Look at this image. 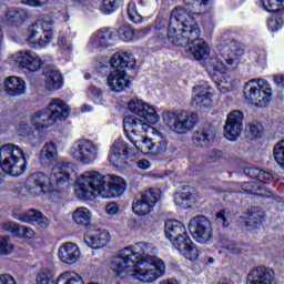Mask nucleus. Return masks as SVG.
<instances>
[{
	"mask_svg": "<svg viewBox=\"0 0 284 284\" xmlns=\"http://www.w3.org/2000/svg\"><path fill=\"white\" fill-rule=\"evenodd\" d=\"M226 250H229V252H231L232 254H241V246H239L237 244H230Z\"/></svg>",
	"mask_w": 284,
	"mask_h": 284,
	"instance_id": "obj_63",
	"label": "nucleus"
},
{
	"mask_svg": "<svg viewBox=\"0 0 284 284\" xmlns=\"http://www.w3.org/2000/svg\"><path fill=\"white\" fill-rule=\"evenodd\" d=\"M30 14L26 9L9 8L4 11V21L10 26H21L23 21H28Z\"/></svg>",
	"mask_w": 284,
	"mask_h": 284,
	"instance_id": "obj_32",
	"label": "nucleus"
},
{
	"mask_svg": "<svg viewBox=\"0 0 284 284\" xmlns=\"http://www.w3.org/2000/svg\"><path fill=\"white\" fill-rule=\"evenodd\" d=\"M163 121L172 132L187 134L199 123V115L190 111H165Z\"/></svg>",
	"mask_w": 284,
	"mask_h": 284,
	"instance_id": "obj_9",
	"label": "nucleus"
},
{
	"mask_svg": "<svg viewBox=\"0 0 284 284\" xmlns=\"http://www.w3.org/2000/svg\"><path fill=\"white\" fill-rule=\"evenodd\" d=\"M26 190L31 196H41L52 190V182L45 173H33L26 181Z\"/></svg>",
	"mask_w": 284,
	"mask_h": 284,
	"instance_id": "obj_18",
	"label": "nucleus"
},
{
	"mask_svg": "<svg viewBox=\"0 0 284 284\" xmlns=\"http://www.w3.org/2000/svg\"><path fill=\"white\" fill-rule=\"evenodd\" d=\"M265 221V217L260 213H248L246 216L245 227L247 230H254L257 225H261Z\"/></svg>",
	"mask_w": 284,
	"mask_h": 284,
	"instance_id": "obj_50",
	"label": "nucleus"
},
{
	"mask_svg": "<svg viewBox=\"0 0 284 284\" xmlns=\"http://www.w3.org/2000/svg\"><path fill=\"white\" fill-rule=\"evenodd\" d=\"M186 52L195 59V61H204L210 57V45L205 40L201 39V28L194 27L190 30V40L186 43Z\"/></svg>",
	"mask_w": 284,
	"mask_h": 284,
	"instance_id": "obj_13",
	"label": "nucleus"
},
{
	"mask_svg": "<svg viewBox=\"0 0 284 284\" xmlns=\"http://www.w3.org/2000/svg\"><path fill=\"white\" fill-rule=\"evenodd\" d=\"M276 274L266 266H256L248 271L246 284H273Z\"/></svg>",
	"mask_w": 284,
	"mask_h": 284,
	"instance_id": "obj_23",
	"label": "nucleus"
},
{
	"mask_svg": "<svg viewBox=\"0 0 284 284\" xmlns=\"http://www.w3.org/2000/svg\"><path fill=\"white\" fill-rule=\"evenodd\" d=\"M263 124L261 122H251L245 126V139L246 141H254L261 139L264 132Z\"/></svg>",
	"mask_w": 284,
	"mask_h": 284,
	"instance_id": "obj_40",
	"label": "nucleus"
},
{
	"mask_svg": "<svg viewBox=\"0 0 284 284\" xmlns=\"http://www.w3.org/2000/svg\"><path fill=\"white\" fill-rule=\"evenodd\" d=\"M168 39L171 41V43H173V45H176L178 48L187 45V43H190V29L184 28L183 31V27H175V32L171 34L169 24Z\"/></svg>",
	"mask_w": 284,
	"mask_h": 284,
	"instance_id": "obj_35",
	"label": "nucleus"
},
{
	"mask_svg": "<svg viewBox=\"0 0 284 284\" xmlns=\"http://www.w3.org/2000/svg\"><path fill=\"white\" fill-rule=\"evenodd\" d=\"M273 156L276 161V163L284 168V140L278 141L273 150Z\"/></svg>",
	"mask_w": 284,
	"mask_h": 284,
	"instance_id": "obj_52",
	"label": "nucleus"
},
{
	"mask_svg": "<svg viewBox=\"0 0 284 284\" xmlns=\"http://www.w3.org/2000/svg\"><path fill=\"white\" fill-rule=\"evenodd\" d=\"M128 110L135 115H126L123 119L126 138L130 136V131H128V123H130V121H140L142 125H156L161 119L156 109L141 99L135 98L130 100L128 102Z\"/></svg>",
	"mask_w": 284,
	"mask_h": 284,
	"instance_id": "obj_7",
	"label": "nucleus"
},
{
	"mask_svg": "<svg viewBox=\"0 0 284 284\" xmlns=\"http://www.w3.org/2000/svg\"><path fill=\"white\" fill-rule=\"evenodd\" d=\"M105 212L109 216H115V214H119V204L116 202H110L105 206Z\"/></svg>",
	"mask_w": 284,
	"mask_h": 284,
	"instance_id": "obj_57",
	"label": "nucleus"
},
{
	"mask_svg": "<svg viewBox=\"0 0 284 284\" xmlns=\"http://www.w3.org/2000/svg\"><path fill=\"white\" fill-rule=\"evenodd\" d=\"M161 199V191L159 189H151L135 199L132 204L133 213L136 216H145L154 210L156 201Z\"/></svg>",
	"mask_w": 284,
	"mask_h": 284,
	"instance_id": "obj_15",
	"label": "nucleus"
},
{
	"mask_svg": "<svg viewBox=\"0 0 284 284\" xmlns=\"http://www.w3.org/2000/svg\"><path fill=\"white\" fill-rule=\"evenodd\" d=\"M159 250L154 244L148 242H139L133 246L122 248L118 256L111 262V270L116 276L130 274L140 283H156L159 278L165 276V261L156 255Z\"/></svg>",
	"mask_w": 284,
	"mask_h": 284,
	"instance_id": "obj_1",
	"label": "nucleus"
},
{
	"mask_svg": "<svg viewBox=\"0 0 284 284\" xmlns=\"http://www.w3.org/2000/svg\"><path fill=\"white\" fill-rule=\"evenodd\" d=\"M28 159L23 149L17 144H4L0 148V168L9 176H21L26 172Z\"/></svg>",
	"mask_w": 284,
	"mask_h": 284,
	"instance_id": "obj_6",
	"label": "nucleus"
},
{
	"mask_svg": "<svg viewBox=\"0 0 284 284\" xmlns=\"http://www.w3.org/2000/svg\"><path fill=\"white\" fill-rule=\"evenodd\" d=\"M84 242L93 250H101V247L110 245V233L105 230L92 231L84 235Z\"/></svg>",
	"mask_w": 284,
	"mask_h": 284,
	"instance_id": "obj_27",
	"label": "nucleus"
},
{
	"mask_svg": "<svg viewBox=\"0 0 284 284\" xmlns=\"http://www.w3.org/2000/svg\"><path fill=\"white\" fill-rule=\"evenodd\" d=\"M242 193L244 194H255L256 196H270L265 189L258 186L254 183H244L242 185Z\"/></svg>",
	"mask_w": 284,
	"mask_h": 284,
	"instance_id": "obj_45",
	"label": "nucleus"
},
{
	"mask_svg": "<svg viewBox=\"0 0 284 284\" xmlns=\"http://www.w3.org/2000/svg\"><path fill=\"white\" fill-rule=\"evenodd\" d=\"M217 89L220 90V92H222V94L232 92V90H234V83L232 82V78L227 75H222L217 81Z\"/></svg>",
	"mask_w": 284,
	"mask_h": 284,
	"instance_id": "obj_51",
	"label": "nucleus"
},
{
	"mask_svg": "<svg viewBox=\"0 0 284 284\" xmlns=\"http://www.w3.org/2000/svg\"><path fill=\"white\" fill-rule=\"evenodd\" d=\"M164 232L166 239L187 261H196L199 258V248L192 243V239L187 235V229L178 220H168L165 222Z\"/></svg>",
	"mask_w": 284,
	"mask_h": 284,
	"instance_id": "obj_5",
	"label": "nucleus"
},
{
	"mask_svg": "<svg viewBox=\"0 0 284 284\" xmlns=\"http://www.w3.org/2000/svg\"><path fill=\"white\" fill-rule=\"evenodd\" d=\"M267 12H281L284 10V0H261Z\"/></svg>",
	"mask_w": 284,
	"mask_h": 284,
	"instance_id": "obj_47",
	"label": "nucleus"
},
{
	"mask_svg": "<svg viewBox=\"0 0 284 284\" xmlns=\"http://www.w3.org/2000/svg\"><path fill=\"white\" fill-rule=\"evenodd\" d=\"M44 83L48 90H59L63 85V77L57 70H49L44 73Z\"/></svg>",
	"mask_w": 284,
	"mask_h": 284,
	"instance_id": "obj_38",
	"label": "nucleus"
},
{
	"mask_svg": "<svg viewBox=\"0 0 284 284\" xmlns=\"http://www.w3.org/2000/svg\"><path fill=\"white\" fill-rule=\"evenodd\" d=\"M110 63L111 67L115 68L116 70H119V68L122 70H125V68L129 70H134L136 65V59H134V55H132L130 52L120 51L111 57Z\"/></svg>",
	"mask_w": 284,
	"mask_h": 284,
	"instance_id": "obj_29",
	"label": "nucleus"
},
{
	"mask_svg": "<svg viewBox=\"0 0 284 284\" xmlns=\"http://www.w3.org/2000/svg\"><path fill=\"white\" fill-rule=\"evenodd\" d=\"M118 37L120 41L130 43V41H134V39H136V30L129 24H124L118 29Z\"/></svg>",
	"mask_w": 284,
	"mask_h": 284,
	"instance_id": "obj_44",
	"label": "nucleus"
},
{
	"mask_svg": "<svg viewBox=\"0 0 284 284\" xmlns=\"http://www.w3.org/2000/svg\"><path fill=\"white\" fill-rule=\"evenodd\" d=\"M72 219L77 225H82L83 227H88L90 223H92V211L85 206H80L75 209L72 213Z\"/></svg>",
	"mask_w": 284,
	"mask_h": 284,
	"instance_id": "obj_36",
	"label": "nucleus"
},
{
	"mask_svg": "<svg viewBox=\"0 0 284 284\" xmlns=\"http://www.w3.org/2000/svg\"><path fill=\"white\" fill-rule=\"evenodd\" d=\"M11 61L21 70H28L29 72H37V70H41V65H43L41 57L31 50L13 53L11 55Z\"/></svg>",
	"mask_w": 284,
	"mask_h": 284,
	"instance_id": "obj_16",
	"label": "nucleus"
},
{
	"mask_svg": "<svg viewBox=\"0 0 284 284\" xmlns=\"http://www.w3.org/2000/svg\"><path fill=\"white\" fill-rule=\"evenodd\" d=\"M128 14L131 21L133 23H143V16L139 14V11L136 10V3L130 2L128 6Z\"/></svg>",
	"mask_w": 284,
	"mask_h": 284,
	"instance_id": "obj_54",
	"label": "nucleus"
},
{
	"mask_svg": "<svg viewBox=\"0 0 284 284\" xmlns=\"http://www.w3.org/2000/svg\"><path fill=\"white\" fill-rule=\"evenodd\" d=\"M273 81L275 84H277L280 88H284V75H274Z\"/></svg>",
	"mask_w": 284,
	"mask_h": 284,
	"instance_id": "obj_64",
	"label": "nucleus"
},
{
	"mask_svg": "<svg viewBox=\"0 0 284 284\" xmlns=\"http://www.w3.org/2000/svg\"><path fill=\"white\" fill-rule=\"evenodd\" d=\"M74 172V164L72 162L60 161L51 171L49 181L52 187L54 185H63L70 181V175Z\"/></svg>",
	"mask_w": 284,
	"mask_h": 284,
	"instance_id": "obj_21",
	"label": "nucleus"
},
{
	"mask_svg": "<svg viewBox=\"0 0 284 284\" xmlns=\"http://www.w3.org/2000/svg\"><path fill=\"white\" fill-rule=\"evenodd\" d=\"M216 133L213 131L212 126H206L200 129L193 133V143L200 145L201 148H207L211 141H214Z\"/></svg>",
	"mask_w": 284,
	"mask_h": 284,
	"instance_id": "obj_34",
	"label": "nucleus"
},
{
	"mask_svg": "<svg viewBox=\"0 0 284 284\" xmlns=\"http://www.w3.org/2000/svg\"><path fill=\"white\" fill-rule=\"evenodd\" d=\"M59 152L54 142H47L40 152V162L42 165H50L52 161L57 160Z\"/></svg>",
	"mask_w": 284,
	"mask_h": 284,
	"instance_id": "obj_37",
	"label": "nucleus"
},
{
	"mask_svg": "<svg viewBox=\"0 0 284 284\" xmlns=\"http://www.w3.org/2000/svg\"><path fill=\"white\" fill-rule=\"evenodd\" d=\"M58 45L62 50H70V48H72V42L70 40H68L65 34H60L58 37Z\"/></svg>",
	"mask_w": 284,
	"mask_h": 284,
	"instance_id": "obj_56",
	"label": "nucleus"
},
{
	"mask_svg": "<svg viewBox=\"0 0 284 284\" xmlns=\"http://www.w3.org/2000/svg\"><path fill=\"white\" fill-rule=\"evenodd\" d=\"M244 95L256 108H265L272 101V85L264 79L250 80L245 83Z\"/></svg>",
	"mask_w": 284,
	"mask_h": 284,
	"instance_id": "obj_10",
	"label": "nucleus"
},
{
	"mask_svg": "<svg viewBox=\"0 0 284 284\" xmlns=\"http://www.w3.org/2000/svg\"><path fill=\"white\" fill-rule=\"evenodd\" d=\"M244 174L246 176H250V179H256L257 181H261V183H271L272 181V174L261 171L260 169H256L254 166H246L244 169Z\"/></svg>",
	"mask_w": 284,
	"mask_h": 284,
	"instance_id": "obj_39",
	"label": "nucleus"
},
{
	"mask_svg": "<svg viewBox=\"0 0 284 284\" xmlns=\"http://www.w3.org/2000/svg\"><path fill=\"white\" fill-rule=\"evenodd\" d=\"M2 232H9L18 239H34V231L28 226H21L16 222H4L0 224Z\"/></svg>",
	"mask_w": 284,
	"mask_h": 284,
	"instance_id": "obj_30",
	"label": "nucleus"
},
{
	"mask_svg": "<svg viewBox=\"0 0 284 284\" xmlns=\"http://www.w3.org/2000/svg\"><path fill=\"white\" fill-rule=\"evenodd\" d=\"M0 284H17V282L11 275L4 274L0 276Z\"/></svg>",
	"mask_w": 284,
	"mask_h": 284,
	"instance_id": "obj_60",
	"label": "nucleus"
},
{
	"mask_svg": "<svg viewBox=\"0 0 284 284\" xmlns=\"http://www.w3.org/2000/svg\"><path fill=\"white\" fill-rule=\"evenodd\" d=\"M116 41V33L112 29H103L95 31L90 39L91 48H110Z\"/></svg>",
	"mask_w": 284,
	"mask_h": 284,
	"instance_id": "obj_26",
	"label": "nucleus"
},
{
	"mask_svg": "<svg viewBox=\"0 0 284 284\" xmlns=\"http://www.w3.org/2000/svg\"><path fill=\"white\" fill-rule=\"evenodd\" d=\"M58 258L65 265H74L81 261V248L77 243L67 242L59 247Z\"/></svg>",
	"mask_w": 284,
	"mask_h": 284,
	"instance_id": "obj_24",
	"label": "nucleus"
},
{
	"mask_svg": "<svg viewBox=\"0 0 284 284\" xmlns=\"http://www.w3.org/2000/svg\"><path fill=\"white\" fill-rule=\"evenodd\" d=\"M216 221L217 223H222L223 227H227V219L225 217V211H221L216 214Z\"/></svg>",
	"mask_w": 284,
	"mask_h": 284,
	"instance_id": "obj_61",
	"label": "nucleus"
},
{
	"mask_svg": "<svg viewBox=\"0 0 284 284\" xmlns=\"http://www.w3.org/2000/svg\"><path fill=\"white\" fill-rule=\"evenodd\" d=\"M31 125L38 131V132H43V130H48L51 125H54L51 118L50 113H48L47 110H42L39 112H36L34 114L31 115Z\"/></svg>",
	"mask_w": 284,
	"mask_h": 284,
	"instance_id": "obj_33",
	"label": "nucleus"
},
{
	"mask_svg": "<svg viewBox=\"0 0 284 284\" xmlns=\"http://www.w3.org/2000/svg\"><path fill=\"white\" fill-rule=\"evenodd\" d=\"M38 284H57L54 282V273L48 268H41L36 277Z\"/></svg>",
	"mask_w": 284,
	"mask_h": 284,
	"instance_id": "obj_46",
	"label": "nucleus"
},
{
	"mask_svg": "<svg viewBox=\"0 0 284 284\" xmlns=\"http://www.w3.org/2000/svg\"><path fill=\"white\" fill-rule=\"evenodd\" d=\"M174 202L175 205H179L180 207H190L192 203H196V193H175Z\"/></svg>",
	"mask_w": 284,
	"mask_h": 284,
	"instance_id": "obj_42",
	"label": "nucleus"
},
{
	"mask_svg": "<svg viewBox=\"0 0 284 284\" xmlns=\"http://www.w3.org/2000/svg\"><path fill=\"white\" fill-rule=\"evenodd\" d=\"M45 111L53 124L65 121L68 119V114H70L68 104H65V102H63L61 99L51 100Z\"/></svg>",
	"mask_w": 284,
	"mask_h": 284,
	"instance_id": "obj_25",
	"label": "nucleus"
},
{
	"mask_svg": "<svg viewBox=\"0 0 284 284\" xmlns=\"http://www.w3.org/2000/svg\"><path fill=\"white\" fill-rule=\"evenodd\" d=\"M55 284H83V277L75 272H64L58 276Z\"/></svg>",
	"mask_w": 284,
	"mask_h": 284,
	"instance_id": "obj_43",
	"label": "nucleus"
},
{
	"mask_svg": "<svg viewBox=\"0 0 284 284\" xmlns=\"http://www.w3.org/2000/svg\"><path fill=\"white\" fill-rule=\"evenodd\" d=\"M18 134L19 136L27 139V141H29V143L32 145L39 143V138H37V134H34V129H32L28 122H22L19 124Z\"/></svg>",
	"mask_w": 284,
	"mask_h": 284,
	"instance_id": "obj_41",
	"label": "nucleus"
},
{
	"mask_svg": "<svg viewBox=\"0 0 284 284\" xmlns=\"http://www.w3.org/2000/svg\"><path fill=\"white\" fill-rule=\"evenodd\" d=\"M245 115L241 110L231 111L224 124V136L227 141H239L243 133V120Z\"/></svg>",
	"mask_w": 284,
	"mask_h": 284,
	"instance_id": "obj_17",
	"label": "nucleus"
},
{
	"mask_svg": "<svg viewBox=\"0 0 284 284\" xmlns=\"http://www.w3.org/2000/svg\"><path fill=\"white\" fill-rule=\"evenodd\" d=\"M74 192L78 199H119L125 192V180L114 174L88 171L77 179Z\"/></svg>",
	"mask_w": 284,
	"mask_h": 284,
	"instance_id": "obj_2",
	"label": "nucleus"
},
{
	"mask_svg": "<svg viewBox=\"0 0 284 284\" xmlns=\"http://www.w3.org/2000/svg\"><path fill=\"white\" fill-rule=\"evenodd\" d=\"M120 6H123V0H103V12L104 14L116 12Z\"/></svg>",
	"mask_w": 284,
	"mask_h": 284,
	"instance_id": "obj_53",
	"label": "nucleus"
},
{
	"mask_svg": "<svg viewBox=\"0 0 284 284\" xmlns=\"http://www.w3.org/2000/svg\"><path fill=\"white\" fill-rule=\"evenodd\" d=\"M50 0H22V3L26 6H31V8H41V6H45Z\"/></svg>",
	"mask_w": 284,
	"mask_h": 284,
	"instance_id": "obj_58",
	"label": "nucleus"
},
{
	"mask_svg": "<svg viewBox=\"0 0 284 284\" xmlns=\"http://www.w3.org/2000/svg\"><path fill=\"white\" fill-rule=\"evenodd\" d=\"M130 151L128 148V142L121 139H118L111 145L109 152V161L115 168H125L128 165V156Z\"/></svg>",
	"mask_w": 284,
	"mask_h": 284,
	"instance_id": "obj_19",
	"label": "nucleus"
},
{
	"mask_svg": "<svg viewBox=\"0 0 284 284\" xmlns=\"http://www.w3.org/2000/svg\"><path fill=\"white\" fill-rule=\"evenodd\" d=\"M101 152V144L94 143L90 140H79L73 143L70 150L72 159L79 161L83 165H90L99 159Z\"/></svg>",
	"mask_w": 284,
	"mask_h": 284,
	"instance_id": "obj_11",
	"label": "nucleus"
},
{
	"mask_svg": "<svg viewBox=\"0 0 284 284\" xmlns=\"http://www.w3.org/2000/svg\"><path fill=\"white\" fill-rule=\"evenodd\" d=\"M14 219L21 221V223H37L40 227H48L50 225V220L37 209L16 214Z\"/></svg>",
	"mask_w": 284,
	"mask_h": 284,
	"instance_id": "obj_28",
	"label": "nucleus"
},
{
	"mask_svg": "<svg viewBox=\"0 0 284 284\" xmlns=\"http://www.w3.org/2000/svg\"><path fill=\"white\" fill-rule=\"evenodd\" d=\"M210 10H212V0H185V7H176L171 11L169 23L171 34H174L179 27L182 28V32H185V28L186 30L199 28L195 17Z\"/></svg>",
	"mask_w": 284,
	"mask_h": 284,
	"instance_id": "obj_4",
	"label": "nucleus"
},
{
	"mask_svg": "<svg viewBox=\"0 0 284 284\" xmlns=\"http://www.w3.org/2000/svg\"><path fill=\"white\" fill-rule=\"evenodd\" d=\"M87 97L92 99L97 105H101L103 103V90H101V88L90 85L87 89Z\"/></svg>",
	"mask_w": 284,
	"mask_h": 284,
	"instance_id": "obj_48",
	"label": "nucleus"
},
{
	"mask_svg": "<svg viewBox=\"0 0 284 284\" xmlns=\"http://www.w3.org/2000/svg\"><path fill=\"white\" fill-rule=\"evenodd\" d=\"M151 30H152V27L148 26V27H144V28L135 31V39H141V38L145 37V34H148Z\"/></svg>",
	"mask_w": 284,
	"mask_h": 284,
	"instance_id": "obj_59",
	"label": "nucleus"
},
{
	"mask_svg": "<svg viewBox=\"0 0 284 284\" xmlns=\"http://www.w3.org/2000/svg\"><path fill=\"white\" fill-rule=\"evenodd\" d=\"M267 26L272 32H275V30H281V28L284 26V18L283 17L271 18L268 19Z\"/></svg>",
	"mask_w": 284,
	"mask_h": 284,
	"instance_id": "obj_55",
	"label": "nucleus"
},
{
	"mask_svg": "<svg viewBox=\"0 0 284 284\" xmlns=\"http://www.w3.org/2000/svg\"><path fill=\"white\" fill-rule=\"evenodd\" d=\"M189 231L197 243L205 245L212 241V222L203 215L191 219Z\"/></svg>",
	"mask_w": 284,
	"mask_h": 284,
	"instance_id": "obj_14",
	"label": "nucleus"
},
{
	"mask_svg": "<svg viewBox=\"0 0 284 284\" xmlns=\"http://www.w3.org/2000/svg\"><path fill=\"white\" fill-rule=\"evenodd\" d=\"M240 57H243V49H241L236 41L231 40L230 43L223 48L220 58L210 59L207 70H215L221 74H225V72L234 70V68L239 65Z\"/></svg>",
	"mask_w": 284,
	"mask_h": 284,
	"instance_id": "obj_8",
	"label": "nucleus"
},
{
	"mask_svg": "<svg viewBox=\"0 0 284 284\" xmlns=\"http://www.w3.org/2000/svg\"><path fill=\"white\" fill-rule=\"evenodd\" d=\"M14 252V244L9 236H0V256H10Z\"/></svg>",
	"mask_w": 284,
	"mask_h": 284,
	"instance_id": "obj_49",
	"label": "nucleus"
},
{
	"mask_svg": "<svg viewBox=\"0 0 284 284\" xmlns=\"http://www.w3.org/2000/svg\"><path fill=\"white\" fill-rule=\"evenodd\" d=\"M192 105L194 108H212L214 105V89L209 84H201L193 89Z\"/></svg>",
	"mask_w": 284,
	"mask_h": 284,
	"instance_id": "obj_22",
	"label": "nucleus"
},
{
	"mask_svg": "<svg viewBox=\"0 0 284 284\" xmlns=\"http://www.w3.org/2000/svg\"><path fill=\"white\" fill-rule=\"evenodd\" d=\"M129 136L126 139L134 145L138 152L144 154H165L168 152V138L154 128V125L142 124L141 121L126 122Z\"/></svg>",
	"mask_w": 284,
	"mask_h": 284,
	"instance_id": "obj_3",
	"label": "nucleus"
},
{
	"mask_svg": "<svg viewBox=\"0 0 284 284\" xmlns=\"http://www.w3.org/2000/svg\"><path fill=\"white\" fill-rule=\"evenodd\" d=\"M4 90L10 97L26 94V81L18 77H9L4 81Z\"/></svg>",
	"mask_w": 284,
	"mask_h": 284,
	"instance_id": "obj_31",
	"label": "nucleus"
},
{
	"mask_svg": "<svg viewBox=\"0 0 284 284\" xmlns=\"http://www.w3.org/2000/svg\"><path fill=\"white\" fill-rule=\"evenodd\" d=\"M106 85L111 92H123L132 88V80L125 71L115 69L108 74Z\"/></svg>",
	"mask_w": 284,
	"mask_h": 284,
	"instance_id": "obj_20",
	"label": "nucleus"
},
{
	"mask_svg": "<svg viewBox=\"0 0 284 284\" xmlns=\"http://www.w3.org/2000/svg\"><path fill=\"white\" fill-rule=\"evenodd\" d=\"M54 39L50 23L44 22L42 26L31 24L27 30L26 41L30 48H45Z\"/></svg>",
	"mask_w": 284,
	"mask_h": 284,
	"instance_id": "obj_12",
	"label": "nucleus"
},
{
	"mask_svg": "<svg viewBox=\"0 0 284 284\" xmlns=\"http://www.w3.org/2000/svg\"><path fill=\"white\" fill-rule=\"evenodd\" d=\"M138 168L140 170H150L151 164L146 159L138 161Z\"/></svg>",
	"mask_w": 284,
	"mask_h": 284,
	"instance_id": "obj_62",
	"label": "nucleus"
}]
</instances>
